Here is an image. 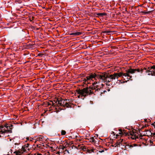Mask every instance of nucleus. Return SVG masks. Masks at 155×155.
Wrapping results in <instances>:
<instances>
[{"instance_id": "8", "label": "nucleus", "mask_w": 155, "mask_h": 155, "mask_svg": "<svg viewBox=\"0 0 155 155\" xmlns=\"http://www.w3.org/2000/svg\"><path fill=\"white\" fill-rule=\"evenodd\" d=\"M119 131L120 132L119 133V134L122 135H124V134H125V135H129L128 133H127V132H126L125 130H123L122 131L121 129H119Z\"/></svg>"}, {"instance_id": "22", "label": "nucleus", "mask_w": 155, "mask_h": 155, "mask_svg": "<svg viewBox=\"0 0 155 155\" xmlns=\"http://www.w3.org/2000/svg\"><path fill=\"white\" fill-rule=\"evenodd\" d=\"M124 80H125V78H124Z\"/></svg>"}, {"instance_id": "10", "label": "nucleus", "mask_w": 155, "mask_h": 155, "mask_svg": "<svg viewBox=\"0 0 155 155\" xmlns=\"http://www.w3.org/2000/svg\"><path fill=\"white\" fill-rule=\"evenodd\" d=\"M29 146L28 144L26 145H25L23 146L21 148V151H23V152L27 151V148Z\"/></svg>"}, {"instance_id": "2", "label": "nucleus", "mask_w": 155, "mask_h": 155, "mask_svg": "<svg viewBox=\"0 0 155 155\" xmlns=\"http://www.w3.org/2000/svg\"><path fill=\"white\" fill-rule=\"evenodd\" d=\"M93 87H85L82 89H79L77 92L78 94L81 95V97H84L88 95H90L93 94V90H95V91L99 92L100 91V87L98 84L97 82L92 83Z\"/></svg>"}, {"instance_id": "21", "label": "nucleus", "mask_w": 155, "mask_h": 155, "mask_svg": "<svg viewBox=\"0 0 155 155\" xmlns=\"http://www.w3.org/2000/svg\"><path fill=\"white\" fill-rule=\"evenodd\" d=\"M37 155H41V154H38Z\"/></svg>"}, {"instance_id": "7", "label": "nucleus", "mask_w": 155, "mask_h": 155, "mask_svg": "<svg viewBox=\"0 0 155 155\" xmlns=\"http://www.w3.org/2000/svg\"><path fill=\"white\" fill-rule=\"evenodd\" d=\"M127 133H128V134L127 135H130L131 136V138L133 139H136L137 138V136L133 131H130L129 132H128Z\"/></svg>"}, {"instance_id": "13", "label": "nucleus", "mask_w": 155, "mask_h": 155, "mask_svg": "<svg viewBox=\"0 0 155 155\" xmlns=\"http://www.w3.org/2000/svg\"><path fill=\"white\" fill-rule=\"evenodd\" d=\"M97 15L98 16H103L106 15V14L105 13H98L97 14Z\"/></svg>"}, {"instance_id": "3", "label": "nucleus", "mask_w": 155, "mask_h": 155, "mask_svg": "<svg viewBox=\"0 0 155 155\" xmlns=\"http://www.w3.org/2000/svg\"><path fill=\"white\" fill-rule=\"evenodd\" d=\"M143 69H132V68H130L129 69L127 70L126 71V73H124L121 72H120L119 73H121L122 74H121V77L123 78H124H124L127 77V81L129 79H130L132 78V76L130 75V74H133L135 72H141V73L143 72Z\"/></svg>"}, {"instance_id": "6", "label": "nucleus", "mask_w": 155, "mask_h": 155, "mask_svg": "<svg viewBox=\"0 0 155 155\" xmlns=\"http://www.w3.org/2000/svg\"><path fill=\"white\" fill-rule=\"evenodd\" d=\"M143 71L144 70H145V72L146 73H148V75H151L152 76L155 73V71L153 70L151 68V67L150 68H148L147 69L146 68H144L143 69Z\"/></svg>"}, {"instance_id": "12", "label": "nucleus", "mask_w": 155, "mask_h": 155, "mask_svg": "<svg viewBox=\"0 0 155 155\" xmlns=\"http://www.w3.org/2000/svg\"><path fill=\"white\" fill-rule=\"evenodd\" d=\"M81 34V32H76L75 33H72L70 34L71 35H78Z\"/></svg>"}, {"instance_id": "19", "label": "nucleus", "mask_w": 155, "mask_h": 155, "mask_svg": "<svg viewBox=\"0 0 155 155\" xmlns=\"http://www.w3.org/2000/svg\"><path fill=\"white\" fill-rule=\"evenodd\" d=\"M61 148L62 149V150H64V149L65 148V147L64 146H61Z\"/></svg>"}, {"instance_id": "1", "label": "nucleus", "mask_w": 155, "mask_h": 155, "mask_svg": "<svg viewBox=\"0 0 155 155\" xmlns=\"http://www.w3.org/2000/svg\"><path fill=\"white\" fill-rule=\"evenodd\" d=\"M121 73H114L113 74L108 75L106 74L97 75L95 74H92L87 76L84 80L85 83H87V84H91V81H94L93 79L96 80V78L99 79L102 82H110L113 80L118 79L119 77H121Z\"/></svg>"}, {"instance_id": "17", "label": "nucleus", "mask_w": 155, "mask_h": 155, "mask_svg": "<svg viewBox=\"0 0 155 155\" xmlns=\"http://www.w3.org/2000/svg\"><path fill=\"white\" fill-rule=\"evenodd\" d=\"M135 146H136V145L134 144H132V145H128V147H129V148H130L133 147H134Z\"/></svg>"}, {"instance_id": "20", "label": "nucleus", "mask_w": 155, "mask_h": 155, "mask_svg": "<svg viewBox=\"0 0 155 155\" xmlns=\"http://www.w3.org/2000/svg\"><path fill=\"white\" fill-rule=\"evenodd\" d=\"M106 32L107 33H109V32H110V31H106Z\"/></svg>"}, {"instance_id": "16", "label": "nucleus", "mask_w": 155, "mask_h": 155, "mask_svg": "<svg viewBox=\"0 0 155 155\" xmlns=\"http://www.w3.org/2000/svg\"><path fill=\"white\" fill-rule=\"evenodd\" d=\"M66 132L65 130H62L61 131V134L62 135H64L66 134Z\"/></svg>"}, {"instance_id": "11", "label": "nucleus", "mask_w": 155, "mask_h": 155, "mask_svg": "<svg viewBox=\"0 0 155 155\" xmlns=\"http://www.w3.org/2000/svg\"><path fill=\"white\" fill-rule=\"evenodd\" d=\"M23 151H22V152L19 151H15L14 152V153H15L16 155H22V154L23 153Z\"/></svg>"}, {"instance_id": "9", "label": "nucleus", "mask_w": 155, "mask_h": 155, "mask_svg": "<svg viewBox=\"0 0 155 155\" xmlns=\"http://www.w3.org/2000/svg\"><path fill=\"white\" fill-rule=\"evenodd\" d=\"M36 137V140L37 141H42L44 139V137L41 135H38Z\"/></svg>"}, {"instance_id": "15", "label": "nucleus", "mask_w": 155, "mask_h": 155, "mask_svg": "<svg viewBox=\"0 0 155 155\" xmlns=\"http://www.w3.org/2000/svg\"><path fill=\"white\" fill-rule=\"evenodd\" d=\"M123 141V140L122 139H120L117 143H118V145H120V144H121V143Z\"/></svg>"}, {"instance_id": "18", "label": "nucleus", "mask_w": 155, "mask_h": 155, "mask_svg": "<svg viewBox=\"0 0 155 155\" xmlns=\"http://www.w3.org/2000/svg\"><path fill=\"white\" fill-rule=\"evenodd\" d=\"M90 141H91L92 142L94 143L95 142V140L93 137H92L90 139Z\"/></svg>"}, {"instance_id": "5", "label": "nucleus", "mask_w": 155, "mask_h": 155, "mask_svg": "<svg viewBox=\"0 0 155 155\" xmlns=\"http://www.w3.org/2000/svg\"><path fill=\"white\" fill-rule=\"evenodd\" d=\"M12 133L11 130L2 129L0 131V137H5L9 136V133Z\"/></svg>"}, {"instance_id": "14", "label": "nucleus", "mask_w": 155, "mask_h": 155, "mask_svg": "<svg viewBox=\"0 0 155 155\" xmlns=\"http://www.w3.org/2000/svg\"><path fill=\"white\" fill-rule=\"evenodd\" d=\"M12 124H11L10 125V126H9V129H8V126H7V125H6L5 126L6 128V129H7V130H12Z\"/></svg>"}, {"instance_id": "4", "label": "nucleus", "mask_w": 155, "mask_h": 155, "mask_svg": "<svg viewBox=\"0 0 155 155\" xmlns=\"http://www.w3.org/2000/svg\"><path fill=\"white\" fill-rule=\"evenodd\" d=\"M58 104L59 105L63 106L64 107H68L69 105L68 104V100L67 99H62L61 98H59L57 100Z\"/></svg>"}, {"instance_id": "23", "label": "nucleus", "mask_w": 155, "mask_h": 155, "mask_svg": "<svg viewBox=\"0 0 155 155\" xmlns=\"http://www.w3.org/2000/svg\"><path fill=\"white\" fill-rule=\"evenodd\" d=\"M17 144V143H15V144Z\"/></svg>"}]
</instances>
